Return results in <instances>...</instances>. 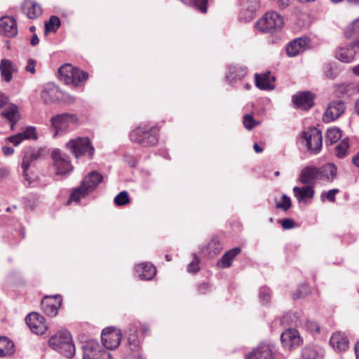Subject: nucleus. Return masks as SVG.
<instances>
[{
	"label": "nucleus",
	"instance_id": "11",
	"mask_svg": "<svg viewBox=\"0 0 359 359\" xmlns=\"http://www.w3.org/2000/svg\"><path fill=\"white\" fill-rule=\"evenodd\" d=\"M359 51V39L351 41L346 47H339L335 50V57L345 63L353 60L355 54Z\"/></svg>",
	"mask_w": 359,
	"mask_h": 359
},
{
	"label": "nucleus",
	"instance_id": "61",
	"mask_svg": "<svg viewBox=\"0 0 359 359\" xmlns=\"http://www.w3.org/2000/svg\"><path fill=\"white\" fill-rule=\"evenodd\" d=\"M8 102V97L5 96L2 93L0 92V109L6 105Z\"/></svg>",
	"mask_w": 359,
	"mask_h": 359
},
{
	"label": "nucleus",
	"instance_id": "32",
	"mask_svg": "<svg viewBox=\"0 0 359 359\" xmlns=\"http://www.w3.org/2000/svg\"><path fill=\"white\" fill-rule=\"evenodd\" d=\"M103 176L97 171H93L89 173L83 180L85 186L87 187L90 191H94L100 183L102 182Z\"/></svg>",
	"mask_w": 359,
	"mask_h": 359
},
{
	"label": "nucleus",
	"instance_id": "46",
	"mask_svg": "<svg viewBox=\"0 0 359 359\" xmlns=\"http://www.w3.org/2000/svg\"><path fill=\"white\" fill-rule=\"evenodd\" d=\"M243 124L248 130H251L254 127L259 126L260 121H256L252 114H247L243 117Z\"/></svg>",
	"mask_w": 359,
	"mask_h": 359
},
{
	"label": "nucleus",
	"instance_id": "23",
	"mask_svg": "<svg viewBox=\"0 0 359 359\" xmlns=\"http://www.w3.org/2000/svg\"><path fill=\"white\" fill-rule=\"evenodd\" d=\"M318 170L320 181L332 182L337 175V167L332 163L318 167Z\"/></svg>",
	"mask_w": 359,
	"mask_h": 359
},
{
	"label": "nucleus",
	"instance_id": "45",
	"mask_svg": "<svg viewBox=\"0 0 359 359\" xmlns=\"http://www.w3.org/2000/svg\"><path fill=\"white\" fill-rule=\"evenodd\" d=\"M341 137V132L338 128H330L327 130L325 142L330 144L336 143Z\"/></svg>",
	"mask_w": 359,
	"mask_h": 359
},
{
	"label": "nucleus",
	"instance_id": "42",
	"mask_svg": "<svg viewBox=\"0 0 359 359\" xmlns=\"http://www.w3.org/2000/svg\"><path fill=\"white\" fill-rule=\"evenodd\" d=\"M258 297L260 303L264 306L269 304L271 299V290L267 286H262L259 289Z\"/></svg>",
	"mask_w": 359,
	"mask_h": 359
},
{
	"label": "nucleus",
	"instance_id": "3",
	"mask_svg": "<svg viewBox=\"0 0 359 359\" xmlns=\"http://www.w3.org/2000/svg\"><path fill=\"white\" fill-rule=\"evenodd\" d=\"M45 154L46 149L43 147L34 148L29 147L23 151L22 161V176L25 181L27 182V186H29L32 182L27 172L29 168L34 165L36 161L43 158Z\"/></svg>",
	"mask_w": 359,
	"mask_h": 359
},
{
	"label": "nucleus",
	"instance_id": "39",
	"mask_svg": "<svg viewBox=\"0 0 359 359\" xmlns=\"http://www.w3.org/2000/svg\"><path fill=\"white\" fill-rule=\"evenodd\" d=\"M61 26V20L57 15H51L48 21L44 22L45 35L48 33H55Z\"/></svg>",
	"mask_w": 359,
	"mask_h": 359
},
{
	"label": "nucleus",
	"instance_id": "29",
	"mask_svg": "<svg viewBox=\"0 0 359 359\" xmlns=\"http://www.w3.org/2000/svg\"><path fill=\"white\" fill-rule=\"evenodd\" d=\"M1 116L9 121L11 123V129L14 130L15 124L20 121L21 116L20 114L17 105L12 104L8 108L1 112Z\"/></svg>",
	"mask_w": 359,
	"mask_h": 359
},
{
	"label": "nucleus",
	"instance_id": "41",
	"mask_svg": "<svg viewBox=\"0 0 359 359\" xmlns=\"http://www.w3.org/2000/svg\"><path fill=\"white\" fill-rule=\"evenodd\" d=\"M57 351L66 358H72L75 354V346L73 343L72 338L71 337L70 341L66 340V342L62 346H60Z\"/></svg>",
	"mask_w": 359,
	"mask_h": 359
},
{
	"label": "nucleus",
	"instance_id": "21",
	"mask_svg": "<svg viewBox=\"0 0 359 359\" xmlns=\"http://www.w3.org/2000/svg\"><path fill=\"white\" fill-rule=\"evenodd\" d=\"M21 9L29 19L34 20L42 13V8L39 4L32 0H25Z\"/></svg>",
	"mask_w": 359,
	"mask_h": 359
},
{
	"label": "nucleus",
	"instance_id": "30",
	"mask_svg": "<svg viewBox=\"0 0 359 359\" xmlns=\"http://www.w3.org/2000/svg\"><path fill=\"white\" fill-rule=\"evenodd\" d=\"M66 340H71V334L67 330H63L52 336L48 340V344L53 349L57 351L60 346H62Z\"/></svg>",
	"mask_w": 359,
	"mask_h": 359
},
{
	"label": "nucleus",
	"instance_id": "20",
	"mask_svg": "<svg viewBox=\"0 0 359 359\" xmlns=\"http://www.w3.org/2000/svg\"><path fill=\"white\" fill-rule=\"evenodd\" d=\"M62 304V298L60 295L46 297L41 302V306L44 313L54 317L57 314L58 309Z\"/></svg>",
	"mask_w": 359,
	"mask_h": 359
},
{
	"label": "nucleus",
	"instance_id": "9",
	"mask_svg": "<svg viewBox=\"0 0 359 359\" xmlns=\"http://www.w3.org/2000/svg\"><path fill=\"white\" fill-rule=\"evenodd\" d=\"M51 158L53 161V165L57 170V175H65L72 171L73 166L69 156L60 149H54L51 152Z\"/></svg>",
	"mask_w": 359,
	"mask_h": 359
},
{
	"label": "nucleus",
	"instance_id": "26",
	"mask_svg": "<svg viewBox=\"0 0 359 359\" xmlns=\"http://www.w3.org/2000/svg\"><path fill=\"white\" fill-rule=\"evenodd\" d=\"M293 193L299 203L306 202L308 199H312L314 197L315 190L313 186L305 185L302 187H294Z\"/></svg>",
	"mask_w": 359,
	"mask_h": 359
},
{
	"label": "nucleus",
	"instance_id": "33",
	"mask_svg": "<svg viewBox=\"0 0 359 359\" xmlns=\"http://www.w3.org/2000/svg\"><path fill=\"white\" fill-rule=\"evenodd\" d=\"M15 71L13 64L10 60L3 59L0 62L1 76L6 82H10L13 79V72Z\"/></svg>",
	"mask_w": 359,
	"mask_h": 359
},
{
	"label": "nucleus",
	"instance_id": "5",
	"mask_svg": "<svg viewBox=\"0 0 359 359\" xmlns=\"http://www.w3.org/2000/svg\"><path fill=\"white\" fill-rule=\"evenodd\" d=\"M137 333L138 327L135 325H130L126 332L127 346L132 353L127 354L125 359H144L140 353L142 341Z\"/></svg>",
	"mask_w": 359,
	"mask_h": 359
},
{
	"label": "nucleus",
	"instance_id": "28",
	"mask_svg": "<svg viewBox=\"0 0 359 359\" xmlns=\"http://www.w3.org/2000/svg\"><path fill=\"white\" fill-rule=\"evenodd\" d=\"M248 73V69L243 66L237 65H231L229 67V72L226 75V79L229 83H235L237 81L242 80Z\"/></svg>",
	"mask_w": 359,
	"mask_h": 359
},
{
	"label": "nucleus",
	"instance_id": "62",
	"mask_svg": "<svg viewBox=\"0 0 359 359\" xmlns=\"http://www.w3.org/2000/svg\"><path fill=\"white\" fill-rule=\"evenodd\" d=\"M349 90V85L347 84H341L337 87V92L339 93H344Z\"/></svg>",
	"mask_w": 359,
	"mask_h": 359
},
{
	"label": "nucleus",
	"instance_id": "47",
	"mask_svg": "<svg viewBox=\"0 0 359 359\" xmlns=\"http://www.w3.org/2000/svg\"><path fill=\"white\" fill-rule=\"evenodd\" d=\"M114 203L117 206L125 205L130 202L129 195L126 191H121L114 199Z\"/></svg>",
	"mask_w": 359,
	"mask_h": 359
},
{
	"label": "nucleus",
	"instance_id": "12",
	"mask_svg": "<svg viewBox=\"0 0 359 359\" xmlns=\"http://www.w3.org/2000/svg\"><path fill=\"white\" fill-rule=\"evenodd\" d=\"M311 39L308 36L294 39L287 43L286 46V53L288 57H295L309 49Z\"/></svg>",
	"mask_w": 359,
	"mask_h": 359
},
{
	"label": "nucleus",
	"instance_id": "16",
	"mask_svg": "<svg viewBox=\"0 0 359 359\" xmlns=\"http://www.w3.org/2000/svg\"><path fill=\"white\" fill-rule=\"evenodd\" d=\"M240 5L243 11L240 12L239 19L249 22L254 18L255 12L260 6V0H241Z\"/></svg>",
	"mask_w": 359,
	"mask_h": 359
},
{
	"label": "nucleus",
	"instance_id": "60",
	"mask_svg": "<svg viewBox=\"0 0 359 359\" xmlns=\"http://www.w3.org/2000/svg\"><path fill=\"white\" fill-rule=\"evenodd\" d=\"M20 135H21L15 134V135L8 137V140L10 142L13 143L15 146H18L22 142V140L20 139Z\"/></svg>",
	"mask_w": 359,
	"mask_h": 359
},
{
	"label": "nucleus",
	"instance_id": "31",
	"mask_svg": "<svg viewBox=\"0 0 359 359\" xmlns=\"http://www.w3.org/2000/svg\"><path fill=\"white\" fill-rule=\"evenodd\" d=\"M255 85L261 90H272L274 86L271 84V79L274 81L275 77L271 76L270 72H266L263 74H256L255 76Z\"/></svg>",
	"mask_w": 359,
	"mask_h": 359
},
{
	"label": "nucleus",
	"instance_id": "18",
	"mask_svg": "<svg viewBox=\"0 0 359 359\" xmlns=\"http://www.w3.org/2000/svg\"><path fill=\"white\" fill-rule=\"evenodd\" d=\"M245 359H274L273 346L270 344H260L248 353Z\"/></svg>",
	"mask_w": 359,
	"mask_h": 359
},
{
	"label": "nucleus",
	"instance_id": "34",
	"mask_svg": "<svg viewBox=\"0 0 359 359\" xmlns=\"http://www.w3.org/2000/svg\"><path fill=\"white\" fill-rule=\"evenodd\" d=\"M344 36L346 39L353 41L359 39V17L346 27Z\"/></svg>",
	"mask_w": 359,
	"mask_h": 359
},
{
	"label": "nucleus",
	"instance_id": "57",
	"mask_svg": "<svg viewBox=\"0 0 359 359\" xmlns=\"http://www.w3.org/2000/svg\"><path fill=\"white\" fill-rule=\"evenodd\" d=\"M24 132L26 134L27 139L29 140H36L38 138L36 128L34 126L27 127Z\"/></svg>",
	"mask_w": 359,
	"mask_h": 359
},
{
	"label": "nucleus",
	"instance_id": "14",
	"mask_svg": "<svg viewBox=\"0 0 359 359\" xmlns=\"http://www.w3.org/2000/svg\"><path fill=\"white\" fill-rule=\"evenodd\" d=\"M298 181L304 185L314 186L320 181L318 167L306 165L300 172Z\"/></svg>",
	"mask_w": 359,
	"mask_h": 359
},
{
	"label": "nucleus",
	"instance_id": "52",
	"mask_svg": "<svg viewBox=\"0 0 359 359\" xmlns=\"http://www.w3.org/2000/svg\"><path fill=\"white\" fill-rule=\"evenodd\" d=\"M309 292V287L307 285H300L296 292L293 293L292 298L293 299L296 300L298 299H300L302 297H305Z\"/></svg>",
	"mask_w": 359,
	"mask_h": 359
},
{
	"label": "nucleus",
	"instance_id": "55",
	"mask_svg": "<svg viewBox=\"0 0 359 359\" xmlns=\"http://www.w3.org/2000/svg\"><path fill=\"white\" fill-rule=\"evenodd\" d=\"M281 224V226L283 229H291L297 226V223L290 218H285L282 220L278 221Z\"/></svg>",
	"mask_w": 359,
	"mask_h": 359
},
{
	"label": "nucleus",
	"instance_id": "37",
	"mask_svg": "<svg viewBox=\"0 0 359 359\" xmlns=\"http://www.w3.org/2000/svg\"><path fill=\"white\" fill-rule=\"evenodd\" d=\"M90 192L89 189L85 186V184L81 182L80 186L73 189L69 200L79 202L81 198H85Z\"/></svg>",
	"mask_w": 359,
	"mask_h": 359
},
{
	"label": "nucleus",
	"instance_id": "19",
	"mask_svg": "<svg viewBox=\"0 0 359 359\" xmlns=\"http://www.w3.org/2000/svg\"><path fill=\"white\" fill-rule=\"evenodd\" d=\"M0 34L8 38L15 37L18 34L17 22L14 18L4 16L0 18Z\"/></svg>",
	"mask_w": 359,
	"mask_h": 359
},
{
	"label": "nucleus",
	"instance_id": "56",
	"mask_svg": "<svg viewBox=\"0 0 359 359\" xmlns=\"http://www.w3.org/2000/svg\"><path fill=\"white\" fill-rule=\"evenodd\" d=\"M307 329L312 333H320V327L319 324L313 320H307L306 323Z\"/></svg>",
	"mask_w": 359,
	"mask_h": 359
},
{
	"label": "nucleus",
	"instance_id": "17",
	"mask_svg": "<svg viewBox=\"0 0 359 359\" xmlns=\"http://www.w3.org/2000/svg\"><path fill=\"white\" fill-rule=\"evenodd\" d=\"M346 106L341 100L331 102L327 108L323 116V121L329 123L338 118L345 111Z\"/></svg>",
	"mask_w": 359,
	"mask_h": 359
},
{
	"label": "nucleus",
	"instance_id": "64",
	"mask_svg": "<svg viewBox=\"0 0 359 359\" xmlns=\"http://www.w3.org/2000/svg\"><path fill=\"white\" fill-rule=\"evenodd\" d=\"M39 43V39L38 37V35L36 34H34L30 39V44L32 46H36Z\"/></svg>",
	"mask_w": 359,
	"mask_h": 359
},
{
	"label": "nucleus",
	"instance_id": "6",
	"mask_svg": "<svg viewBox=\"0 0 359 359\" xmlns=\"http://www.w3.org/2000/svg\"><path fill=\"white\" fill-rule=\"evenodd\" d=\"M77 121L78 118L74 114L63 113L53 116L50 118V128L54 131L53 137L67 131L71 123H76Z\"/></svg>",
	"mask_w": 359,
	"mask_h": 359
},
{
	"label": "nucleus",
	"instance_id": "44",
	"mask_svg": "<svg viewBox=\"0 0 359 359\" xmlns=\"http://www.w3.org/2000/svg\"><path fill=\"white\" fill-rule=\"evenodd\" d=\"M56 93L57 90L53 88H45L42 90L41 97L45 104H50L55 101Z\"/></svg>",
	"mask_w": 359,
	"mask_h": 359
},
{
	"label": "nucleus",
	"instance_id": "15",
	"mask_svg": "<svg viewBox=\"0 0 359 359\" xmlns=\"http://www.w3.org/2000/svg\"><path fill=\"white\" fill-rule=\"evenodd\" d=\"M44 321L43 316L36 312L30 313L25 318L26 324L32 332L36 334H43L47 330Z\"/></svg>",
	"mask_w": 359,
	"mask_h": 359
},
{
	"label": "nucleus",
	"instance_id": "38",
	"mask_svg": "<svg viewBox=\"0 0 359 359\" xmlns=\"http://www.w3.org/2000/svg\"><path fill=\"white\" fill-rule=\"evenodd\" d=\"M88 79V74L86 72H84L79 68L74 67V71L71 74V81L70 84L74 85V86H77L81 83L86 82Z\"/></svg>",
	"mask_w": 359,
	"mask_h": 359
},
{
	"label": "nucleus",
	"instance_id": "54",
	"mask_svg": "<svg viewBox=\"0 0 359 359\" xmlns=\"http://www.w3.org/2000/svg\"><path fill=\"white\" fill-rule=\"evenodd\" d=\"M196 289L199 294H205L210 292L211 285L208 282H202L196 285Z\"/></svg>",
	"mask_w": 359,
	"mask_h": 359
},
{
	"label": "nucleus",
	"instance_id": "27",
	"mask_svg": "<svg viewBox=\"0 0 359 359\" xmlns=\"http://www.w3.org/2000/svg\"><path fill=\"white\" fill-rule=\"evenodd\" d=\"M137 273L141 280H150L156 274V267L150 263H142L135 267Z\"/></svg>",
	"mask_w": 359,
	"mask_h": 359
},
{
	"label": "nucleus",
	"instance_id": "35",
	"mask_svg": "<svg viewBox=\"0 0 359 359\" xmlns=\"http://www.w3.org/2000/svg\"><path fill=\"white\" fill-rule=\"evenodd\" d=\"M14 353V344L6 337H0V358Z\"/></svg>",
	"mask_w": 359,
	"mask_h": 359
},
{
	"label": "nucleus",
	"instance_id": "59",
	"mask_svg": "<svg viewBox=\"0 0 359 359\" xmlns=\"http://www.w3.org/2000/svg\"><path fill=\"white\" fill-rule=\"evenodd\" d=\"M36 64V61L34 59H29L27 61V64L25 67V70L32 74H35V66Z\"/></svg>",
	"mask_w": 359,
	"mask_h": 359
},
{
	"label": "nucleus",
	"instance_id": "40",
	"mask_svg": "<svg viewBox=\"0 0 359 359\" xmlns=\"http://www.w3.org/2000/svg\"><path fill=\"white\" fill-rule=\"evenodd\" d=\"M74 67L70 64H65L62 65L57 70L58 77L67 84H70L71 74L74 71Z\"/></svg>",
	"mask_w": 359,
	"mask_h": 359
},
{
	"label": "nucleus",
	"instance_id": "63",
	"mask_svg": "<svg viewBox=\"0 0 359 359\" xmlns=\"http://www.w3.org/2000/svg\"><path fill=\"white\" fill-rule=\"evenodd\" d=\"M2 151H3L4 155L8 156V155H11V154H13L14 149L12 147H7V146H4L2 147Z\"/></svg>",
	"mask_w": 359,
	"mask_h": 359
},
{
	"label": "nucleus",
	"instance_id": "25",
	"mask_svg": "<svg viewBox=\"0 0 359 359\" xmlns=\"http://www.w3.org/2000/svg\"><path fill=\"white\" fill-rule=\"evenodd\" d=\"M241 252L240 247L233 248L226 251L217 262V266L221 269H228L232 266L233 260Z\"/></svg>",
	"mask_w": 359,
	"mask_h": 359
},
{
	"label": "nucleus",
	"instance_id": "51",
	"mask_svg": "<svg viewBox=\"0 0 359 359\" xmlns=\"http://www.w3.org/2000/svg\"><path fill=\"white\" fill-rule=\"evenodd\" d=\"M193 6L201 13H206L208 0H191Z\"/></svg>",
	"mask_w": 359,
	"mask_h": 359
},
{
	"label": "nucleus",
	"instance_id": "48",
	"mask_svg": "<svg viewBox=\"0 0 359 359\" xmlns=\"http://www.w3.org/2000/svg\"><path fill=\"white\" fill-rule=\"evenodd\" d=\"M348 148V141L346 139L343 140L336 147L337 156L340 158L345 157Z\"/></svg>",
	"mask_w": 359,
	"mask_h": 359
},
{
	"label": "nucleus",
	"instance_id": "8",
	"mask_svg": "<svg viewBox=\"0 0 359 359\" xmlns=\"http://www.w3.org/2000/svg\"><path fill=\"white\" fill-rule=\"evenodd\" d=\"M302 137L306 142V146L311 153H318L323 144L322 132L317 128L313 127L303 133Z\"/></svg>",
	"mask_w": 359,
	"mask_h": 359
},
{
	"label": "nucleus",
	"instance_id": "43",
	"mask_svg": "<svg viewBox=\"0 0 359 359\" xmlns=\"http://www.w3.org/2000/svg\"><path fill=\"white\" fill-rule=\"evenodd\" d=\"M323 74L326 78L334 79L339 75V70L335 62H329L325 65Z\"/></svg>",
	"mask_w": 359,
	"mask_h": 359
},
{
	"label": "nucleus",
	"instance_id": "53",
	"mask_svg": "<svg viewBox=\"0 0 359 359\" xmlns=\"http://www.w3.org/2000/svg\"><path fill=\"white\" fill-rule=\"evenodd\" d=\"M338 189H333L329 190L327 192H323L321 194L320 198L323 201L325 198L327 199L330 202H335L336 198L335 194L339 193Z\"/></svg>",
	"mask_w": 359,
	"mask_h": 359
},
{
	"label": "nucleus",
	"instance_id": "2",
	"mask_svg": "<svg viewBox=\"0 0 359 359\" xmlns=\"http://www.w3.org/2000/svg\"><path fill=\"white\" fill-rule=\"evenodd\" d=\"M255 28L263 34L280 32L284 26L283 16L276 11L265 13L255 23Z\"/></svg>",
	"mask_w": 359,
	"mask_h": 359
},
{
	"label": "nucleus",
	"instance_id": "7",
	"mask_svg": "<svg viewBox=\"0 0 359 359\" xmlns=\"http://www.w3.org/2000/svg\"><path fill=\"white\" fill-rule=\"evenodd\" d=\"M82 349L83 359H112L111 354L95 340L84 343Z\"/></svg>",
	"mask_w": 359,
	"mask_h": 359
},
{
	"label": "nucleus",
	"instance_id": "50",
	"mask_svg": "<svg viewBox=\"0 0 359 359\" xmlns=\"http://www.w3.org/2000/svg\"><path fill=\"white\" fill-rule=\"evenodd\" d=\"M292 207V202L290 197L283 194L282 196V201L280 203H277L276 205V209H280L284 211L288 210Z\"/></svg>",
	"mask_w": 359,
	"mask_h": 359
},
{
	"label": "nucleus",
	"instance_id": "36",
	"mask_svg": "<svg viewBox=\"0 0 359 359\" xmlns=\"http://www.w3.org/2000/svg\"><path fill=\"white\" fill-rule=\"evenodd\" d=\"M302 356L304 359H321L322 350L315 346H308L302 349Z\"/></svg>",
	"mask_w": 359,
	"mask_h": 359
},
{
	"label": "nucleus",
	"instance_id": "24",
	"mask_svg": "<svg viewBox=\"0 0 359 359\" xmlns=\"http://www.w3.org/2000/svg\"><path fill=\"white\" fill-rule=\"evenodd\" d=\"M329 343L334 350L341 352L348 348L349 341L344 334L336 332L332 335Z\"/></svg>",
	"mask_w": 359,
	"mask_h": 359
},
{
	"label": "nucleus",
	"instance_id": "22",
	"mask_svg": "<svg viewBox=\"0 0 359 359\" xmlns=\"http://www.w3.org/2000/svg\"><path fill=\"white\" fill-rule=\"evenodd\" d=\"M280 341L284 346L294 348L299 345L301 339L297 330L288 329L282 333Z\"/></svg>",
	"mask_w": 359,
	"mask_h": 359
},
{
	"label": "nucleus",
	"instance_id": "4",
	"mask_svg": "<svg viewBox=\"0 0 359 359\" xmlns=\"http://www.w3.org/2000/svg\"><path fill=\"white\" fill-rule=\"evenodd\" d=\"M66 148L76 158L87 154L90 158L94 154V148L88 137H78L66 143Z\"/></svg>",
	"mask_w": 359,
	"mask_h": 359
},
{
	"label": "nucleus",
	"instance_id": "58",
	"mask_svg": "<svg viewBox=\"0 0 359 359\" xmlns=\"http://www.w3.org/2000/svg\"><path fill=\"white\" fill-rule=\"evenodd\" d=\"M124 161L132 168L135 167L137 164V160L131 154H126L124 156Z\"/></svg>",
	"mask_w": 359,
	"mask_h": 359
},
{
	"label": "nucleus",
	"instance_id": "13",
	"mask_svg": "<svg viewBox=\"0 0 359 359\" xmlns=\"http://www.w3.org/2000/svg\"><path fill=\"white\" fill-rule=\"evenodd\" d=\"M315 95L310 91H300L292 95L294 105L302 110H309L314 104Z\"/></svg>",
	"mask_w": 359,
	"mask_h": 359
},
{
	"label": "nucleus",
	"instance_id": "49",
	"mask_svg": "<svg viewBox=\"0 0 359 359\" xmlns=\"http://www.w3.org/2000/svg\"><path fill=\"white\" fill-rule=\"evenodd\" d=\"M193 256V260L187 265V271L191 273H196L200 270L201 259L196 254H194Z\"/></svg>",
	"mask_w": 359,
	"mask_h": 359
},
{
	"label": "nucleus",
	"instance_id": "10",
	"mask_svg": "<svg viewBox=\"0 0 359 359\" xmlns=\"http://www.w3.org/2000/svg\"><path fill=\"white\" fill-rule=\"evenodd\" d=\"M103 346L110 350L116 348L121 341L122 334L120 330L115 327H106L101 335Z\"/></svg>",
	"mask_w": 359,
	"mask_h": 359
},
{
	"label": "nucleus",
	"instance_id": "1",
	"mask_svg": "<svg viewBox=\"0 0 359 359\" xmlns=\"http://www.w3.org/2000/svg\"><path fill=\"white\" fill-rule=\"evenodd\" d=\"M158 131L157 126L147 123H140L129 133L130 140L142 147H151L158 142Z\"/></svg>",
	"mask_w": 359,
	"mask_h": 359
}]
</instances>
